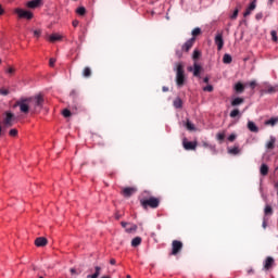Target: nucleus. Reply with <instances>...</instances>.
<instances>
[{
    "label": "nucleus",
    "mask_w": 278,
    "mask_h": 278,
    "mask_svg": "<svg viewBox=\"0 0 278 278\" xmlns=\"http://www.w3.org/2000/svg\"><path fill=\"white\" fill-rule=\"evenodd\" d=\"M267 225H266V220L263 222V229H266Z\"/></svg>",
    "instance_id": "nucleus-62"
},
{
    "label": "nucleus",
    "mask_w": 278,
    "mask_h": 278,
    "mask_svg": "<svg viewBox=\"0 0 278 278\" xmlns=\"http://www.w3.org/2000/svg\"><path fill=\"white\" fill-rule=\"evenodd\" d=\"M216 139L219 141V142H223V140H225V132H218L216 135Z\"/></svg>",
    "instance_id": "nucleus-43"
},
{
    "label": "nucleus",
    "mask_w": 278,
    "mask_h": 278,
    "mask_svg": "<svg viewBox=\"0 0 278 278\" xmlns=\"http://www.w3.org/2000/svg\"><path fill=\"white\" fill-rule=\"evenodd\" d=\"M189 73H192L193 71V77H201V72L203 71V67L199 65L197 62L193 63V68L192 66L188 67Z\"/></svg>",
    "instance_id": "nucleus-9"
},
{
    "label": "nucleus",
    "mask_w": 278,
    "mask_h": 278,
    "mask_svg": "<svg viewBox=\"0 0 278 278\" xmlns=\"http://www.w3.org/2000/svg\"><path fill=\"white\" fill-rule=\"evenodd\" d=\"M253 273H254L253 269L248 270V275H253Z\"/></svg>",
    "instance_id": "nucleus-63"
},
{
    "label": "nucleus",
    "mask_w": 278,
    "mask_h": 278,
    "mask_svg": "<svg viewBox=\"0 0 278 278\" xmlns=\"http://www.w3.org/2000/svg\"><path fill=\"white\" fill-rule=\"evenodd\" d=\"M42 34V30H40V29H37V30H34V36L36 37V38H40V35Z\"/></svg>",
    "instance_id": "nucleus-48"
},
{
    "label": "nucleus",
    "mask_w": 278,
    "mask_h": 278,
    "mask_svg": "<svg viewBox=\"0 0 278 278\" xmlns=\"http://www.w3.org/2000/svg\"><path fill=\"white\" fill-rule=\"evenodd\" d=\"M186 127L189 131H194V124H192V122H190L189 119L186 123Z\"/></svg>",
    "instance_id": "nucleus-39"
},
{
    "label": "nucleus",
    "mask_w": 278,
    "mask_h": 278,
    "mask_svg": "<svg viewBox=\"0 0 278 278\" xmlns=\"http://www.w3.org/2000/svg\"><path fill=\"white\" fill-rule=\"evenodd\" d=\"M199 58H201V51L195 49L192 54V60H194V62H197V60H199Z\"/></svg>",
    "instance_id": "nucleus-35"
},
{
    "label": "nucleus",
    "mask_w": 278,
    "mask_h": 278,
    "mask_svg": "<svg viewBox=\"0 0 278 278\" xmlns=\"http://www.w3.org/2000/svg\"><path fill=\"white\" fill-rule=\"evenodd\" d=\"M162 90H163L164 92H168V87H163Z\"/></svg>",
    "instance_id": "nucleus-60"
},
{
    "label": "nucleus",
    "mask_w": 278,
    "mask_h": 278,
    "mask_svg": "<svg viewBox=\"0 0 278 278\" xmlns=\"http://www.w3.org/2000/svg\"><path fill=\"white\" fill-rule=\"evenodd\" d=\"M215 45L217 46V51H222L225 47V40L223 39V34H217L215 36Z\"/></svg>",
    "instance_id": "nucleus-11"
},
{
    "label": "nucleus",
    "mask_w": 278,
    "mask_h": 278,
    "mask_svg": "<svg viewBox=\"0 0 278 278\" xmlns=\"http://www.w3.org/2000/svg\"><path fill=\"white\" fill-rule=\"evenodd\" d=\"M70 273H71L72 275H77V270H76L75 268H71Z\"/></svg>",
    "instance_id": "nucleus-56"
},
{
    "label": "nucleus",
    "mask_w": 278,
    "mask_h": 278,
    "mask_svg": "<svg viewBox=\"0 0 278 278\" xmlns=\"http://www.w3.org/2000/svg\"><path fill=\"white\" fill-rule=\"evenodd\" d=\"M235 90H236V92H239V93L244 92V85L242 83H237L235 85Z\"/></svg>",
    "instance_id": "nucleus-28"
},
{
    "label": "nucleus",
    "mask_w": 278,
    "mask_h": 278,
    "mask_svg": "<svg viewBox=\"0 0 278 278\" xmlns=\"http://www.w3.org/2000/svg\"><path fill=\"white\" fill-rule=\"evenodd\" d=\"M92 76V70L90 68V67H85L84 70H83V77H86V78H88V77H91Z\"/></svg>",
    "instance_id": "nucleus-27"
},
{
    "label": "nucleus",
    "mask_w": 278,
    "mask_h": 278,
    "mask_svg": "<svg viewBox=\"0 0 278 278\" xmlns=\"http://www.w3.org/2000/svg\"><path fill=\"white\" fill-rule=\"evenodd\" d=\"M173 105L176 110H181V108H184V101L181 98H176L173 102Z\"/></svg>",
    "instance_id": "nucleus-20"
},
{
    "label": "nucleus",
    "mask_w": 278,
    "mask_h": 278,
    "mask_svg": "<svg viewBox=\"0 0 278 278\" xmlns=\"http://www.w3.org/2000/svg\"><path fill=\"white\" fill-rule=\"evenodd\" d=\"M255 86H257V83H256L255 80H252V81L250 83V88H251L252 90H255Z\"/></svg>",
    "instance_id": "nucleus-50"
},
{
    "label": "nucleus",
    "mask_w": 278,
    "mask_h": 278,
    "mask_svg": "<svg viewBox=\"0 0 278 278\" xmlns=\"http://www.w3.org/2000/svg\"><path fill=\"white\" fill-rule=\"evenodd\" d=\"M203 147H205V149H207V147H210V143L203 142Z\"/></svg>",
    "instance_id": "nucleus-61"
},
{
    "label": "nucleus",
    "mask_w": 278,
    "mask_h": 278,
    "mask_svg": "<svg viewBox=\"0 0 278 278\" xmlns=\"http://www.w3.org/2000/svg\"><path fill=\"white\" fill-rule=\"evenodd\" d=\"M142 244V238L136 237L131 240V247H140Z\"/></svg>",
    "instance_id": "nucleus-25"
},
{
    "label": "nucleus",
    "mask_w": 278,
    "mask_h": 278,
    "mask_svg": "<svg viewBox=\"0 0 278 278\" xmlns=\"http://www.w3.org/2000/svg\"><path fill=\"white\" fill-rule=\"evenodd\" d=\"M228 140H229V142H233V140H236V135H235V134H231V135L228 137Z\"/></svg>",
    "instance_id": "nucleus-52"
},
{
    "label": "nucleus",
    "mask_w": 278,
    "mask_h": 278,
    "mask_svg": "<svg viewBox=\"0 0 278 278\" xmlns=\"http://www.w3.org/2000/svg\"><path fill=\"white\" fill-rule=\"evenodd\" d=\"M0 94L2 97H8V94H10V90H8V89H0Z\"/></svg>",
    "instance_id": "nucleus-47"
},
{
    "label": "nucleus",
    "mask_w": 278,
    "mask_h": 278,
    "mask_svg": "<svg viewBox=\"0 0 278 278\" xmlns=\"http://www.w3.org/2000/svg\"><path fill=\"white\" fill-rule=\"evenodd\" d=\"M204 92H214V86L207 85L203 88Z\"/></svg>",
    "instance_id": "nucleus-45"
},
{
    "label": "nucleus",
    "mask_w": 278,
    "mask_h": 278,
    "mask_svg": "<svg viewBox=\"0 0 278 278\" xmlns=\"http://www.w3.org/2000/svg\"><path fill=\"white\" fill-rule=\"evenodd\" d=\"M140 205L143 207V210H148V207L156 210V207H160V199L155 197L141 198Z\"/></svg>",
    "instance_id": "nucleus-3"
},
{
    "label": "nucleus",
    "mask_w": 278,
    "mask_h": 278,
    "mask_svg": "<svg viewBox=\"0 0 278 278\" xmlns=\"http://www.w3.org/2000/svg\"><path fill=\"white\" fill-rule=\"evenodd\" d=\"M236 116H240V110L235 109L230 112V118H236Z\"/></svg>",
    "instance_id": "nucleus-40"
},
{
    "label": "nucleus",
    "mask_w": 278,
    "mask_h": 278,
    "mask_svg": "<svg viewBox=\"0 0 278 278\" xmlns=\"http://www.w3.org/2000/svg\"><path fill=\"white\" fill-rule=\"evenodd\" d=\"M255 8H257V2H255V0H253L250 5L245 9V12L243 13V16H251V13L253 12V10H255Z\"/></svg>",
    "instance_id": "nucleus-13"
},
{
    "label": "nucleus",
    "mask_w": 278,
    "mask_h": 278,
    "mask_svg": "<svg viewBox=\"0 0 278 278\" xmlns=\"http://www.w3.org/2000/svg\"><path fill=\"white\" fill-rule=\"evenodd\" d=\"M265 216H273V206L266 205L264 210Z\"/></svg>",
    "instance_id": "nucleus-33"
},
{
    "label": "nucleus",
    "mask_w": 278,
    "mask_h": 278,
    "mask_svg": "<svg viewBox=\"0 0 278 278\" xmlns=\"http://www.w3.org/2000/svg\"><path fill=\"white\" fill-rule=\"evenodd\" d=\"M14 121H15L14 113H12L10 111H7L4 113V118L2 121V125L5 128L13 127L14 126Z\"/></svg>",
    "instance_id": "nucleus-6"
},
{
    "label": "nucleus",
    "mask_w": 278,
    "mask_h": 278,
    "mask_svg": "<svg viewBox=\"0 0 278 278\" xmlns=\"http://www.w3.org/2000/svg\"><path fill=\"white\" fill-rule=\"evenodd\" d=\"M248 129L250 131H252L253 134H257V131H260V128L257 127V125H255V123L253 122H248Z\"/></svg>",
    "instance_id": "nucleus-19"
},
{
    "label": "nucleus",
    "mask_w": 278,
    "mask_h": 278,
    "mask_svg": "<svg viewBox=\"0 0 278 278\" xmlns=\"http://www.w3.org/2000/svg\"><path fill=\"white\" fill-rule=\"evenodd\" d=\"M76 14H78L79 16H85L86 15V8L79 7L78 9H76Z\"/></svg>",
    "instance_id": "nucleus-34"
},
{
    "label": "nucleus",
    "mask_w": 278,
    "mask_h": 278,
    "mask_svg": "<svg viewBox=\"0 0 278 278\" xmlns=\"http://www.w3.org/2000/svg\"><path fill=\"white\" fill-rule=\"evenodd\" d=\"M48 242H49V241H48L47 238H45V237H38V238L35 240L36 247H47Z\"/></svg>",
    "instance_id": "nucleus-18"
},
{
    "label": "nucleus",
    "mask_w": 278,
    "mask_h": 278,
    "mask_svg": "<svg viewBox=\"0 0 278 278\" xmlns=\"http://www.w3.org/2000/svg\"><path fill=\"white\" fill-rule=\"evenodd\" d=\"M132 231H138V226L132 224L130 228H126L127 233H132Z\"/></svg>",
    "instance_id": "nucleus-38"
},
{
    "label": "nucleus",
    "mask_w": 278,
    "mask_h": 278,
    "mask_svg": "<svg viewBox=\"0 0 278 278\" xmlns=\"http://www.w3.org/2000/svg\"><path fill=\"white\" fill-rule=\"evenodd\" d=\"M184 249V243L179 240H174L172 242V252L170 255H179L181 253V250Z\"/></svg>",
    "instance_id": "nucleus-7"
},
{
    "label": "nucleus",
    "mask_w": 278,
    "mask_h": 278,
    "mask_svg": "<svg viewBox=\"0 0 278 278\" xmlns=\"http://www.w3.org/2000/svg\"><path fill=\"white\" fill-rule=\"evenodd\" d=\"M260 173L263 177H266V175H268V165L266 164H262L261 165V169Z\"/></svg>",
    "instance_id": "nucleus-26"
},
{
    "label": "nucleus",
    "mask_w": 278,
    "mask_h": 278,
    "mask_svg": "<svg viewBox=\"0 0 278 278\" xmlns=\"http://www.w3.org/2000/svg\"><path fill=\"white\" fill-rule=\"evenodd\" d=\"M135 192H136V188L127 187L123 189L122 194L128 199L129 197H131V194H135Z\"/></svg>",
    "instance_id": "nucleus-16"
},
{
    "label": "nucleus",
    "mask_w": 278,
    "mask_h": 278,
    "mask_svg": "<svg viewBox=\"0 0 278 278\" xmlns=\"http://www.w3.org/2000/svg\"><path fill=\"white\" fill-rule=\"evenodd\" d=\"M7 75H9V77H14V73H16V68H14L13 66H9L5 70Z\"/></svg>",
    "instance_id": "nucleus-29"
},
{
    "label": "nucleus",
    "mask_w": 278,
    "mask_h": 278,
    "mask_svg": "<svg viewBox=\"0 0 278 278\" xmlns=\"http://www.w3.org/2000/svg\"><path fill=\"white\" fill-rule=\"evenodd\" d=\"M233 61V59L230 56V54H224V58H223V62L224 64H231V62Z\"/></svg>",
    "instance_id": "nucleus-30"
},
{
    "label": "nucleus",
    "mask_w": 278,
    "mask_h": 278,
    "mask_svg": "<svg viewBox=\"0 0 278 278\" xmlns=\"http://www.w3.org/2000/svg\"><path fill=\"white\" fill-rule=\"evenodd\" d=\"M273 3H275V0H268L269 5H273Z\"/></svg>",
    "instance_id": "nucleus-64"
},
{
    "label": "nucleus",
    "mask_w": 278,
    "mask_h": 278,
    "mask_svg": "<svg viewBox=\"0 0 278 278\" xmlns=\"http://www.w3.org/2000/svg\"><path fill=\"white\" fill-rule=\"evenodd\" d=\"M228 153H231L232 155H238V153H240V148L233 147L230 150H228Z\"/></svg>",
    "instance_id": "nucleus-36"
},
{
    "label": "nucleus",
    "mask_w": 278,
    "mask_h": 278,
    "mask_svg": "<svg viewBox=\"0 0 278 278\" xmlns=\"http://www.w3.org/2000/svg\"><path fill=\"white\" fill-rule=\"evenodd\" d=\"M13 12L17 15V18H25L26 21H31V18H34V13L31 11L22 8H15Z\"/></svg>",
    "instance_id": "nucleus-5"
},
{
    "label": "nucleus",
    "mask_w": 278,
    "mask_h": 278,
    "mask_svg": "<svg viewBox=\"0 0 278 278\" xmlns=\"http://www.w3.org/2000/svg\"><path fill=\"white\" fill-rule=\"evenodd\" d=\"M270 36H271L273 42H277L278 41L277 30H271L270 31Z\"/></svg>",
    "instance_id": "nucleus-42"
},
{
    "label": "nucleus",
    "mask_w": 278,
    "mask_h": 278,
    "mask_svg": "<svg viewBox=\"0 0 278 278\" xmlns=\"http://www.w3.org/2000/svg\"><path fill=\"white\" fill-rule=\"evenodd\" d=\"M238 13H239V10L236 9V10L233 11V13L230 15V18H231L232 21H236V20L238 18Z\"/></svg>",
    "instance_id": "nucleus-46"
},
{
    "label": "nucleus",
    "mask_w": 278,
    "mask_h": 278,
    "mask_svg": "<svg viewBox=\"0 0 278 278\" xmlns=\"http://www.w3.org/2000/svg\"><path fill=\"white\" fill-rule=\"evenodd\" d=\"M273 264H275V258H273L271 256H268L264 263L265 270H270V268H273Z\"/></svg>",
    "instance_id": "nucleus-17"
},
{
    "label": "nucleus",
    "mask_w": 278,
    "mask_h": 278,
    "mask_svg": "<svg viewBox=\"0 0 278 278\" xmlns=\"http://www.w3.org/2000/svg\"><path fill=\"white\" fill-rule=\"evenodd\" d=\"M49 66H51V67L55 66V59H53V58L50 59Z\"/></svg>",
    "instance_id": "nucleus-51"
},
{
    "label": "nucleus",
    "mask_w": 278,
    "mask_h": 278,
    "mask_svg": "<svg viewBox=\"0 0 278 278\" xmlns=\"http://www.w3.org/2000/svg\"><path fill=\"white\" fill-rule=\"evenodd\" d=\"M255 18H256V21H262V18H264V14L263 13H256Z\"/></svg>",
    "instance_id": "nucleus-49"
},
{
    "label": "nucleus",
    "mask_w": 278,
    "mask_h": 278,
    "mask_svg": "<svg viewBox=\"0 0 278 278\" xmlns=\"http://www.w3.org/2000/svg\"><path fill=\"white\" fill-rule=\"evenodd\" d=\"M176 85L178 88L184 87L186 84V71L184 70V63H176Z\"/></svg>",
    "instance_id": "nucleus-2"
},
{
    "label": "nucleus",
    "mask_w": 278,
    "mask_h": 278,
    "mask_svg": "<svg viewBox=\"0 0 278 278\" xmlns=\"http://www.w3.org/2000/svg\"><path fill=\"white\" fill-rule=\"evenodd\" d=\"M72 25H73V27H77L79 25V21H77V20L73 21Z\"/></svg>",
    "instance_id": "nucleus-53"
},
{
    "label": "nucleus",
    "mask_w": 278,
    "mask_h": 278,
    "mask_svg": "<svg viewBox=\"0 0 278 278\" xmlns=\"http://www.w3.org/2000/svg\"><path fill=\"white\" fill-rule=\"evenodd\" d=\"M276 123H278V117H271L270 119L265 122V125H270L271 127H275Z\"/></svg>",
    "instance_id": "nucleus-32"
},
{
    "label": "nucleus",
    "mask_w": 278,
    "mask_h": 278,
    "mask_svg": "<svg viewBox=\"0 0 278 278\" xmlns=\"http://www.w3.org/2000/svg\"><path fill=\"white\" fill-rule=\"evenodd\" d=\"M277 90H278V87L267 86V89L265 90V92H267V94H275Z\"/></svg>",
    "instance_id": "nucleus-31"
},
{
    "label": "nucleus",
    "mask_w": 278,
    "mask_h": 278,
    "mask_svg": "<svg viewBox=\"0 0 278 278\" xmlns=\"http://www.w3.org/2000/svg\"><path fill=\"white\" fill-rule=\"evenodd\" d=\"M60 40H62V35L60 34H52L49 36L50 42H59Z\"/></svg>",
    "instance_id": "nucleus-21"
},
{
    "label": "nucleus",
    "mask_w": 278,
    "mask_h": 278,
    "mask_svg": "<svg viewBox=\"0 0 278 278\" xmlns=\"http://www.w3.org/2000/svg\"><path fill=\"white\" fill-rule=\"evenodd\" d=\"M194 42H197V38H194V37L187 40L181 48L182 51H186V53H188V51H190L192 49V47H194Z\"/></svg>",
    "instance_id": "nucleus-10"
},
{
    "label": "nucleus",
    "mask_w": 278,
    "mask_h": 278,
    "mask_svg": "<svg viewBox=\"0 0 278 278\" xmlns=\"http://www.w3.org/2000/svg\"><path fill=\"white\" fill-rule=\"evenodd\" d=\"M30 102V112L36 114V112H40L42 110V105H45V98L40 94L36 97H29Z\"/></svg>",
    "instance_id": "nucleus-1"
},
{
    "label": "nucleus",
    "mask_w": 278,
    "mask_h": 278,
    "mask_svg": "<svg viewBox=\"0 0 278 278\" xmlns=\"http://www.w3.org/2000/svg\"><path fill=\"white\" fill-rule=\"evenodd\" d=\"M182 147L186 151H194L197 149V142L188 141L184 139Z\"/></svg>",
    "instance_id": "nucleus-12"
},
{
    "label": "nucleus",
    "mask_w": 278,
    "mask_h": 278,
    "mask_svg": "<svg viewBox=\"0 0 278 278\" xmlns=\"http://www.w3.org/2000/svg\"><path fill=\"white\" fill-rule=\"evenodd\" d=\"M203 81L204 84H210V77H204Z\"/></svg>",
    "instance_id": "nucleus-58"
},
{
    "label": "nucleus",
    "mask_w": 278,
    "mask_h": 278,
    "mask_svg": "<svg viewBox=\"0 0 278 278\" xmlns=\"http://www.w3.org/2000/svg\"><path fill=\"white\" fill-rule=\"evenodd\" d=\"M255 8H257V2H255V0H253L250 5L245 9V12L243 13V16H251V13L253 12V10H255Z\"/></svg>",
    "instance_id": "nucleus-15"
},
{
    "label": "nucleus",
    "mask_w": 278,
    "mask_h": 278,
    "mask_svg": "<svg viewBox=\"0 0 278 278\" xmlns=\"http://www.w3.org/2000/svg\"><path fill=\"white\" fill-rule=\"evenodd\" d=\"M62 114H63L64 118H70L72 113H71V110L64 109Z\"/></svg>",
    "instance_id": "nucleus-44"
},
{
    "label": "nucleus",
    "mask_w": 278,
    "mask_h": 278,
    "mask_svg": "<svg viewBox=\"0 0 278 278\" xmlns=\"http://www.w3.org/2000/svg\"><path fill=\"white\" fill-rule=\"evenodd\" d=\"M14 108H20V112H22V114H29V112H31L29 98H20L15 102Z\"/></svg>",
    "instance_id": "nucleus-4"
},
{
    "label": "nucleus",
    "mask_w": 278,
    "mask_h": 278,
    "mask_svg": "<svg viewBox=\"0 0 278 278\" xmlns=\"http://www.w3.org/2000/svg\"><path fill=\"white\" fill-rule=\"evenodd\" d=\"M275 142H277V139L275 137H270V140L266 143V149L273 151V149H275Z\"/></svg>",
    "instance_id": "nucleus-22"
},
{
    "label": "nucleus",
    "mask_w": 278,
    "mask_h": 278,
    "mask_svg": "<svg viewBox=\"0 0 278 278\" xmlns=\"http://www.w3.org/2000/svg\"><path fill=\"white\" fill-rule=\"evenodd\" d=\"M5 14V10H3V7L0 5V16H3Z\"/></svg>",
    "instance_id": "nucleus-54"
},
{
    "label": "nucleus",
    "mask_w": 278,
    "mask_h": 278,
    "mask_svg": "<svg viewBox=\"0 0 278 278\" xmlns=\"http://www.w3.org/2000/svg\"><path fill=\"white\" fill-rule=\"evenodd\" d=\"M121 225H122V227L125 228V227H127L129 224H128L127 222H122Z\"/></svg>",
    "instance_id": "nucleus-57"
},
{
    "label": "nucleus",
    "mask_w": 278,
    "mask_h": 278,
    "mask_svg": "<svg viewBox=\"0 0 278 278\" xmlns=\"http://www.w3.org/2000/svg\"><path fill=\"white\" fill-rule=\"evenodd\" d=\"M193 38H197V36H201V28L197 27L192 30Z\"/></svg>",
    "instance_id": "nucleus-41"
},
{
    "label": "nucleus",
    "mask_w": 278,
    "mask_h": 278,
    "mask_svg": "<svg viewBox=\"0 0 278 278\" xmlns=\"http://www.w3.org/2000/svg\"><path fill=\"white\" fill-rule=\"evenodd\" d=\"M42 5H45L42 0H30L26 2L25 8L28 10H37V8H42Z\"/></svg>",
    "instance_id": "nucleus-8"
},
{
    "label": "nucleus",
    "mask_w": 278,
    "mask_h": 278,
    "mask_svg": "<svg viewBox=\"0 0 278 278\" xmlns=\"http://www.w3.org/2000/svg\"><path fill=\"white\" fill-rule=\"evenodd\" d=\"M110 264H111L112 266H114V265L116 264V260H115V258H111V260H110Z\"/></svg>",
    "instance_id": "nucleus-55"
},
{
    "label": "nucleus",
    "mask_w": 278,
    "mask_h": 278,
    "mask_svg": "<svg viewBox=\"0 0 278 278\" xmlns=\"http://www.w3.org/2000/svg\"><path fill=\"white\" fill-rule=\"evenodd\" d=\"M244 103V98H236L231 101L232 108H237V105H242Z\"/></svg>",
    "instance_id": "nucleus-23"
},
{
    "label": "nucleus",
    "mask_w": 278,
    "mask_h": 278,
    "mask_svg": "<svg viewBox=\"0 0 278 278\" xmlns=\"http://www.w3.org/2000/svg\"><path fill=\"white\" fill-rule=\"evenodd\" d=\"M176 55H177V58H181V52H179V51H176Z\"/></svg>",
    "instance_id": "nucleus-59"
},
{
    "label": "nucleus",
    "mask_w": 278,
    "mask_h": 278,
    "mask_svg": "<svg viewBox=\"0 0 278 278\" xmlns=\"http://www.w3.org/2000/svg\"><path fill=\"white\" fill-rule=\"evenodd\" d=\"M9 136H11V138H16V136H18V129L12 128V129L9 131Z\"/></svg>",
    "instance_id": "nucleus-37"
},
{
    "label": "nucleus",
    "mask_w": 278,
    "mask_h": 278,
    "mask_svg": "<svg viewBox=\"0 0 278 278\" xmlns=\"http://www.w3.org/2000/svg\"><path fill=\"white\" fill-rule=\"evenodd\" d=\"M94 270H96L94 274L88 275L87 278H99V275H101V267L96 266Z\"/></svg>",
    "instance_id": "nucleus-24"
},
{
    "label": "nucleus",
    "mask_w": 278,
    "mask_h": 278,
    "mask_svg": "<svg viewBox=\"0 0 278 278\" xmlns=\"http://www.w3.org/2000/svg\"><path fill=\"white\" fill-rule=\"evenodd\" d=\"M255 8H257V2H255V0H253L250 5L245 9V12L243 13V16H251V13L253 12V10H255Z\"/></svg>",
    "instance_id": "nucleus-14"
}]
</instances>
